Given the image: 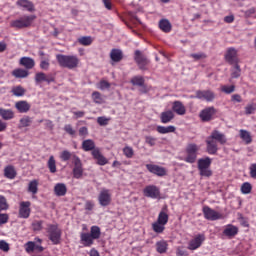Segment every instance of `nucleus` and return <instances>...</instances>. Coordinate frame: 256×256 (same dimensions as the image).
<instances>
[{
	"instance_id": "19",
	"label": "nucleus",
	"mask_w": 256,
	"mask_h": 256,
	"mask_svg": "<svg viewBox=\"0 0 256 256\" xmlns=\"http://www.w3.org/2000/svg\"><path fill=\"white\" fill-rule=\"evenodd\" d=\"M146 169L153 173V175H157V177H165L167 175V169L165 167H161L155 164H147Z\"/></svg>"
},
{
	"instance_id": "64",
	"label": "nucleus",
	"mask_w": 256,
	"mask_h": 256,
	"mask_svg": "<svg viewBox=\"0 0 256 256\" xmlns=\"http://www.w3.org/2000/svg\"><path fill=\"white\" fill-rule=\"evenodd\" d=\"M0 249H1V251H5V252L9 251V244L5 241H1Z\"/></svg>"
},
{
	"instance_id": "30",
	"label": "nucleus",
	"mask_w": 256,
	"mask_h": 256,
	"mask_svg": "<svg viewBox=\"0 0 256 256\" xmlns=\"http://www.w3.org/2000/svg\"><path fill=\"white\" fill-rule=\"evenodd\" d=\"M173 119H175V114L171 110L164 111L160 114L161 123H164V124L171 123Z\"/></svg>"
},
{
	"instance_id": "31",
	"label": "nucleus",
	"mask_w": 256,
	"mask_h": 256,
	"mask_svg": "<svg viewBox=\"0 0 256 256\" xmlns=\"http://www.w3.org/2000/svg\"><path fill=\"white\" fill-rule=\"evenodd\" d=\"M156 222L162 225H167V223H169V214H167V207L162 208V210L158 214Z\"/></svg>"
},
{
	"instance_id": "22",
	"label": "nucleus",
	"mask_w": 256,
	"mask_h": 256,
	"mask_svg": "<svg viewBox=\"0 0 256 256\" xmlns=\"http://www.w3.org/2000/svg\"><path fill=\"white\" fill-rule=\"evenodd\" d=\"M206 151L209 155H217V152L219 151L217 141H214L212 138L208 137L206 140Z\"/></svg>"
},
{
	"instance_id": "8",
	"label": "nucleus",
	"mask_w": 256,
	"mask_h": 256,
	"mask_svg": "<svg viewBox=\"0 0 256 256\" xmlns=\"http://www.w3.org/2000/svg\"><path fill=\"white\" fill-rule=\"evenodd\" d=\"M134 61L138 65V67L141 71L149 70L147 65H149V63H151V62L149 61V59H147V56H145V54H143V52H141L140 50H135Z\"/></svg>"
},
{
	"instance_id": "56",
	"label": "nucleus",
	"mask_w": 256,
	"mask_h": 256,
	"mask_svg": "<svg viewBox=\"0 0 256 256\" xmlns=\"http://www.w3.org/2000/svg\"><path fill=\"white\" fill-rule=\"evenodd\" d=\"M71 157H72V154L68 150H64L60 154L61 161H69V159H71Z\"/></svg>"
},
{
	"instance_id": "60",
	"label": "nucleus",
	"mask_w": 256,
	"mask_h": 256,
	"mask_svg": "<svg viewBox=\"0 0 256 256\" xmlns=\"http://www.w3.org/2000/svg\"><path fill=\"white\" fill-rule=\"evenodd\" d=\"M190 57L192 59H194L195 61H199L201 59H206L207 55H205V53L200 52V53H196V54H190Z\"/></svg>"
},
{
	"instance_id": "34",
	"label": "nucleus",
	"mask_w": 256,
	"mask_h": 256,
	"mask_svg": "<svg viewBox=\"0 0 256 256\" xmlns=\"http://www.w3.org/2000/svg\"><path fill=\"white\" fill-rule=\"evenodd\" d=\"M4 177L6 179H15L17 177V171L15 170V167L12 165H8L4 168Z\"/></svg>"
},
{
	"instance_id": "29",
	"label": "nucleus",
	"mask_w": 256,
	"mask_h": 256,
	"mask_svg": "<svg viewBox=\"0 0 256 256\" xmlns=\"http://www.w3.org/2000/svg\"><path fill=\"white\" fill-rule=\"evenodd\" d=\"M110 59L114 63H119V62L123 61V51H121L120 49H116V48L112 49L110 52Z\"/></svg>"
},
{
	"instance_id": "12",
	"label": "nucleus",
	"mask_w": 256,
	"mask_h": 256,
	"mask_svg": "<svg viewBox=\"0 0 256 256\" xmlns=\"http://www.w3.org/2000/svg\"><path fill=\"white\" fill-rule=\"evenodd\" d=\"M203 243H205V234H197L189 241L187 249L189 251H197Z\"/></svg>"
},
{
	"instance_id": "44",
	"label": "nucleus",
	"mask_w": 256,
	"mask_h": 256,
	"mask_svg": "<svg viewBox=\"0 0 256 256\" xmlns=\"http://www.w3.org/2000/svg\"><path fill=\"white\" fill-rule=\"evenodd\" d=\"M122 151L123 155H125L127 159H133V156L135 155V150H133V147L125 146Z\"/></svg>"
},
{
	"instance_id": "43",
	"label": "nucleus",
	"mask_w": 256,
	"mask_h": 256,
	"mask_svg": "<svg viewBox=\"0 0 256 256\" xmlns=\"http://www.w3.org/2000/svg\"><path fill=\"white\" fill-rule=\"evenodd\" d=\"M47 165H48V169H49L50 173H57V164L55 162L54 156L49 157Z\"/></svg>"
},
{
	"instance_id": "49",
	"label": "nucleus",
	"mask_w": 256,
	"mask_h": 256,
	"mask_svg": "<svg viewBox=\"0 0 256 256\" xmlns=\"http://www.w3.org/2000/svg\"><path fill=\"white\" fill-rule=\"evenodd\" d=\"M232 79H239L241 77V67L239 64H234V70L231 73Z\"/></svg>"
},
{
	"instance_id": "37",
	"label": "nucleus",
	"mask_w": 256,
	"mask_h": 256,
	"mask_svg": "<svg viewBox=\"0 0 256 256\" xmlns=\"http://www.w3.org/2000/svg\"><path fill=\"white\" fill-rule=\"evenodd\" d=\"M12 75L16 77V79H26V77H29V71L18 68L12 71Z\"/></svg>"
},
{
	"instance_id": "42",
	"label": "nucleus",
	"mask_w": 256,
	"mask_h": 256,
	"mask_svg": "<svg viewBox=\"0 0 256 256\" xmlns=\"http://www.w3.org/2000/svg\"><path fill=\"white\" fill-rule=\"evenodd\" d=\"M78 43L84 47H89L93 43V38L91 36H82L78 38Z\"/></svg>"
},
{
	"instance_id": "62",
	"label": "nucleus",
	"mask_w": 256,
	"mask_h": 256,
	"mask_svg": "<svg viewBox=\"0 0 256 256\" xmlns=\"http://www.w3.org/2000/svg\"><path fill=\"white\" fill-rule=\"evenodd\" d=\"M176 255L177 256H189V252H187V250H185L183 247H178L176 249Z\"/></svg>"
},
{
	"instance_id": "50",
	"label": "nucleus",
	"mask_w": 256,
	"mask_h": 256,
	"mask_svg": "<svg viewBox=\"0 0 256 256\" xmlns=\"http://www.w3.org/2000/svg\"><path fill=\"white\" fill-rule=\"evenodd\" d=\"M92 99H93L94 103H96L97 105L103 104V97L97 91L92 93Z\"/></svg>"
},
{
	"instance_id": "25",
	"label": "nucleus",
	"mask_w": 256,
	"mask_h": 256,
	"mask_svg": "<svg viewBox=\"0 0 256 256\" xmlns=\"http://www.w3.org/2000/svg\"><path fill=\"white\" fill-rule=\"evenodd\" d=\"M172 111L176 113V115H185L187 113V108L183 105L181 101H174L172 104Z\"/></svg>"
},
{
	"instance_id": "58",
	"label": "nucleus",
	"mask_w": 256,
	"mask_h": 256,
	"mask_svg": "<svg viewBox=\"0 0 256 256\" xmlns=\"http://www.w3.org/2000/svg\"><path fill=\"white\" fill-rule=\"evenodd\" d=\"M31 125V118L26 116L20 119V127H29Z\"/></svg>"
},
{
	"instance_id": "47",
	"label": "nucleus",
	"mask_w": 256,
	"mask_h": 256,
	"mask_svg": "<svg viewBox=\"0 0 256 256\" xmlns=\"http://www.w3.org/2000/svg\"><path fill=\"white\" fill-rule=\"evenodd\" d=\"M221 91L226 95H231V93H235V85H222Z\"/></svg>"
},
{
	"instance_id": "2",
	"label": "nucleus",
	"mask_w": 256,
	"mask_h": 256,
	"mask_svg": "<svg viewBox=\"0 0 256 256\" xmlns=\"http://www.w3.org/2000/svg\"><path fill=\"white\" fill-rule=\"evenodd\" d=\"M97 239H101V228L99 226H92L90 233L82 232L80 234V241L84 247H91Z\"/></svg>"
},
{
	"instance_id": "13",
	"label": "nucleus",
	"mask_w": 256,
	"mask_h": 256,
	"mask_svg": "<svg viewBox=\"0 0 256 256\" xmlns=\"http://www.w3.org/2000/svg\"><path fill=\"white\" fill-rule=\"evenodd\" d=\"M73 177L74 179H81L83 177V163L81 162V158L77 155H73Z\"/></svg>"
},
{
	"instance_id": "5",
	"label": "nucleus",
	"mask_w": 256,
	"mask_h": 256,
	"mask_svg": "<svg viewBox=\"0 0 256 256\" xmlns=\"http://www.w3.org/2000/svg\"><path fill=\"white\" fill-rule=\"evenodd\" d=\"M211 163H213V159H211L209 156L200 158L198 160V171L201 177H211L213 175V170H211Z\"/></svg>"
},
{
	"instance_id": "55",
	"label": "nucleus",
	"mask_w": 256,
	"mask_h": 256,
	"mask_svg": "<svg viewBox=\"0 0 256 256\" xmlns=\"http://www.w3.org/2000/svg\"><path fill=\"white\" fill-rule=\"evenodd\" d=\"M111 87V83L107 82L106 80H101L98 83V89L101 91H105V89H109Z\"/></svg>"
},
{
	"instance_id": "40",
	"label": "nucleus",
	"mask_w": 256,
	"mask_h": 256,
	"mask_svg": "<svg viewBox=\"0 0 256 256\" xmlns=\"http://www.w3.org/2000/svg\"><path fill=\"white\" fill-rule=\"evenodd\" d=\"M27 93V90L23 86H15L12 88V94L15 97H23Z\"/></svg>"
},
{
	"instance_id": "4",
	"label": "nucleus",
	"mask_w": 256,
	"mask_h": 256,
	"mask_svg": "<svg viewBox=\"0 0 256 256\" xmlns=\"http://www.w3.org/2000/svg\"><path fill=\"white\" fill-rule=\"evenodd\" d=\"M46 232L48 234V239L53 245H59V243H61L63 231L59 228V224H47Z\"/></svg>"
},
{
	"instance_id": "7",
	"label": "nucleus",
	"mask_w": 256,
	"mask_h": 256,
	"mask_svg": "<svg viewBox=\"0 0 256 256\" xmlns=\"http://www.w3.org/2000/svg\"><path fill=\"white\" fill-rule=\"evenodd\" d=\"M197 153H199V146L195 143H190L186 146V163H195L197 161Z\"/></svg>"
},
{
	"instance_id": "39",
	"label": "nucleus",
	"mask_w": 256,
	"mask_h": 256,
	"mask_svg": "<svg viewBox=\"0 0 256 256\" xmlns=\"http://www.w3.org/2000/svg\"><path fill=\"white\" fill-rule=\"evenodd\" d=\"M39 191V181L37 180H32L28 184V192L32 193V195H37Z\"/></svg>"
},
{
	"instance_id": "32",
	"label": "nucleus",
	"mask_w": 256,
	"mask_h": 256,
	"mask_svg": "<svg viewBox=\"0 0 256 256\" xmlns=\"http://www.w3.org/2000/svg\"><path fill=\"white\" fill-rule=\"evenodd\" d=\"M0 117H2L4 121H11V119L15 117V112L11 109L0 108Z\"/></svg>"
},
{
	"instance_id": "24",
	"label": "nucleus",
	"mask_w": 256,
	"mask_h": 256,
	"mask_svg": "<svg viewBox=\"0 0 256 256\" xmlns=\"http://www.w3.org/2000/svg\"><path fill=\"white\" fill-rule=\"evenodd\" d=\"M26 253H33V251H38V253H43L44 248L41 245L35 244L33 241H29L25 244Z\"/></svg>"
},
{
	"instance_id": "35",
	"label": "nucleus",
	"mask_w": 256,
	"mask_h": 256,
	"mask_svg": "<svg viewBox=\"0 0 256 256\" xmlns=\"http://www.w3.org/2000/svg\"><path fill=\"white\" fill-rule=\"evenodd\" d=\"M157 133H160V135H167V133H175L177 131V128L175 126H157L156 127Z\"/></svg>"
},
{
	"instance_id": "33",
	"label": "nucleus",
	"mask_w": 256,
	"mask_h": 256,
	"mask_svg": "<svg viewBox=\"0 0 256 256\" xmlns=\"http://www.w3.org/2000/svg\"><path fill=\"white\" fill-rule=\"evenodd\" d=\"M167 249H169V244L166 240L156 242V251L157 253H160V255L167 253Z\"/></svg>"
},
{
	"instance_id": "17",
	"label": "nucleus",
	"mask_w": 256,
	"mask_h": 256,
	"mask_svg": "<svg viewBox=\"0 0 256 256\" xmlns=\"http://www.w3.org/2000/svg\"><path fill=\"white\" fill-rule=\"evenodd\" d=\"M196 99H201V101L211 103V101L215 100V92L211 90H198L196 91Z\"/></svg>"
},
{
	"instance_id": "15",
	"label": "nucleus",
	"mask_w": 256,
	"mask_h": 256,
	"mask_svg": "<svg viewBox=\"0 0 256 256\" xmlns=\"http://www.w3.org/2000/svg\"><path fill=\"white\" fill-rule=\"evenodd\" d=\"M19 217L20 219H29V217H31V202L29 201L20 202Z\"/></svg>"
},
{
	"instance_id": "3",
	"label": "nucleus",
	"mask_w": 256,
	"mask_h": 256,
	"mask_svg": "<svg viewBox=\"0 0 256 256\" xmlns=\"http://www.w3.org/2000/svg\"><path fill=\"white\" fill-rule=\"evenodd\" d=\"M56 60L60 67L64 69H77L79 67V57L75 55L57 54Z\"/></svg>"
},
{
	"instance_id": "18",
	"label": "nucleus",
	"mask_w": 256,
	"mask_h": 256,
	"mask_svg": "<svg viewBox=\"0 0 256 256\" xmlns=\"http://www.w3.org/2000/svg\"><path fill=\"white\" fill-rule=\"evenodd\" d=\"M225 61H227L229 65H237V63H239V57H237V50L235 48L230 47L227 49Z\"/></svg>"
},
{
	"instance_id": "14",
	"label": "nucleus",
	"mask_w": 256,
	"mask_h": 256,
	"mask_svg": "<svg viewBox=\"0 0 256 256\" xmlns=\"http://www.w3.org/2000/svg\"><path fill=\"white\" fill-rule=\"evenodd\" d=\"M34 81L36 85H39L40 83H47L50 85V83H55V76L52 74H45L44 72H37L34 77Z\"/></svg>"
},
{
	"instance_id": "16",
	"label": "nucleus",
	"mask_w": 256,
	"mask_h": 256,
	"mask_svg": "<svg viewBox=\"0 0 256 256\" xmlns=\"http://www.w3.org/2000/svg\"><path fill=\"white\" fill-rule=\"evenodd\" d=\"M143 193L145 197H149L150 199H159L161 195V191L155 185H148L144 188Z\"/></svg>"
},
{
	"instance_id": "23",
	"label": "nucleus",
	"mask_w": 256,
	"mask_h": 256,
	"mask_svg": "<svg viewBox=\"0 0 256 256\" xmlns=\"http://www.w3.org/2000/svg\"><path fill=\"white\" fill-rule=\"evenodd\" d=\"M15 107L19 113H29L31 110V104L26 100H20L15 103Z\"/></svg>"
},
{
	"instance_id": "63",
	"label": "nucleus",
	"mask_w": 256,
	"mask_h": 256,
	"mask_svg": "<svg viewBox=\"0 0 256 256\" xmlns=\"http://www.w3.org/2000/svg\"><path fill=\"white\" fill-rule=\"evenodd\" d=\"M250 177L256 179V163L250 165Z\"/></svg>"
},
{
	"instance_id": "27",
	"label": "nucleus",
	"mask_w": 256,
	"mask_h": 256,
	"mask_svg": "<svg viewBox=\"0 0 256 256\" xmlns=\"http://www.w3.org/2000/svg\"><path fill=\"white\" fill-rule=\"evenodd\" d=\"M54 193L56 197H65L67 195V185L65 183H57L54 186Z\"/></svg>"
},
{
	"instance_id": "46",
	"label": "nucleus",
	"mask_w": 256,
	"mask_h": 256,
	"mask_svg": "<svg viewBox=\"0 0 256 256\" xmlns=\"http://www.w3.org/2000/svg\"><path fill=\"white\" fill-rule=\"evenodd\" d=\"M152 229L154 233L161 234L163 231H165V224H160L159 222H154L152 224Z\"/></svg>"
},
{
	"instance_id": "10",
	"label": "nucleus",
	"mask_w": 256,
	"mask_h": 256,
	"mask_svg": "<svg viewBox=\"0 0 256 256\" xmlns=\"http://www.w3.org/2000/svg\"><path fill=\"white\" fill-rule=\"evenodd\" d=\"M113 201L111 196V190L103 188L98 195V203L101 207H109Z\"/></svg>"
},
{
	"instance_id": "52",
	"label": "nucleus",
	"mask_w": 256,
	"mask_h": 256,
	"mask_svg": "<svg viewBox=\"0 0 256 256\" xmlns=\"http://www.w3.org/2000/svg\"><path fill=\"white\" fill-rule=\"evenodd\" d=\"M9 209V204L7 203V198L0 195V211H7Z\"/></svg>"
},
{
	"instance_id": "11",
	"label": "nucleus",
	"mask_w": 256,
	"mask_h": 256,
	"mask_svg": "<svg viewBox=\"0 0 256 256\" xmlns=\"http://www.w3.org/2000/svg\"><path fill=\"white\" fill-rule=\"evenodd\" d=\"M202 213L207 221H219V219H223V214L215 211L209 206H204L202 209Z\"/></svg>"
},
{
	"instance_id": "28",
	"label": "nucleus",
	"mask_w": 256,
	"mask_h": 256,
	"mask_svg": "<svg viewBox=\"0 0 256 256\" xmlns=\"http://www.w3.org/2000/svg\"><path fill=\"white\" fill-rule=\"evenodd\" d=\"M17 5L19 7H22L23 9H26L29 13H34L35 11V4L31 2L30 0H18Z\"/></svg>"
},
{
	"instance_id": "6",
	"label": "nucleus",
	"mask_w": 256,
	"mask_h": 256,
	"mask_svg": "<svg viewBox=\"0 0 256 256\" xmlns=\"http://www.w3.org/2000/svg\"><path fill=\"white\" fill-rule=\"evenodd\" d=\"M37 19L35 15H24L17 20H13L10 22V27L14 29H27V27H31L33 25V21Z\"/></svg>"
},
{
	"instance_id": "36",
	"label": "nucleus",
	"mask_w": 256,
	"mask_h": 256,
	"mask_svg": "<svg viewBox=\"0 0 256 256\" xmlns=\"http://www.w3.org/2000/svg\"><path fill=\"white\" fill-rule=\"evenodd\" d=\"M20 65H22V67H25V69H33V67H35V60L29 57H22L20 59Z\"/></svg>"
},
{
	"instance_id": "54",
	"label": "nucleus",
	"mask_w": 256,
	"mask_h": 256,
	"mask_svg": "<svg viewBox=\"0 0 256 256\" xmlns=\"http://www.w3.org/2000/svg\"><path fill=\"white\" fill-rule=\"evenodd\" d=\"M109 121H111V119L107 118L105 116H100V117L97 118V123L101 127H105L106 125H109Z\"/></svg>"
},
{
	"instance_id": "38",
	"label": "nucleus",
	"mask_w": 256,
	"mask_h": 256,
	"mask_svg": "<svg viewBox=\"0 0 256 256\" xmlns=\"http://www.w3.org/2000/svg\"><path fill=\"white\" fill-rule=\"evenodd\" d=\"M130 83L136 87H145V78L143 76H134Z\"/></svg>"
},
{
	"instance_id": "26",
	"label": "nucleus",
	"mask_w": 256,
	"mask_h": 256,
	"mask_svg": "<svg viewBox=\"0 0 256 256\" xmlns=\"http://www.w3.org/2000/svg\"><path fill=\"white\" fill-rule=\"evenodd\" d=\"M158 27L163 33H171L173 29V25H171V22L168 19H161L158 22Z\"/></svg>"
},
{
	"instance_id": "9",
	"label": "nucleus",
	"mask_w": 256,
	"mask_h": 256,
	"mask_svg": "<svg viewBox=\"0 0 256 256\" xmlns=\"http://www.w3.org/2000/svg\"><path fill=\"white\" fill-rule=\"evenodd\" d=\"M215 115H217V109L210 106L200 111L199 118L203 123H209V121H213V119H215Z\"/></svg>"
},
{
	"instance_id": "48",
	"label": "nucleus",
	"mask_w": 256,
	"mask_h": 256,
	"mask_svg": "<svg viewBox=\"0 0 256 256\" xmlns=\"http://www.w3.org/2000/svg\"><path fill=\"white\" fill-rule=\"evenodd\" d=\"M43 220H34L32 222L33 231H43Z\"/></svg>"
},
{
	"instance_id": "20",
	"label": "nucleus",
	"mask_w": 256,
	"mask_h": 256,
	"mask_svg": "<svg viewBox=\"0 0 256 256\" xmlns=\"http://www.w3.org/2000/svg\"><path fill=\"white\" fill-rule=\"evenodd\" d=\"M209 138L220 145H225V143H227V136L219 130H213Z\"/></svg>"
},
{
	"instance_id": "45",
	"label": "nucleus",
	"mask_w": 256,
	"mask_h": 256,
	"mask_svg": "<svg viewBox=\"0 0 256 256\" xmlns=\"http://www.w3.org/2000/svg\"><path fill=\"white\" fill-rule=\"evenodd\" d=\"M251 191H253V186H251V183L244 182L241 186V193H243V195H249Z\"/></svg>"
},
{
	"instance_id": "57",
	"label": "nucleus",
	"mask_w": 256,
	"mask_h": 256,
	"mask_svg": "<svg viewBox=\"0 0 256 256\" xmlns=\"http://www.w3.org/2000/svg\"><path fill=\"white\" fill-rule=\"evenodd\" d=\"M256 111V106L255 104H248L246 107H245V114L246 115H253V113H255Z\"/></svg>"
},
{
	"instance_id": "53",
	"label": "nucleus",
	"mask_w": 256,
	"mask_h": 256,
	"mask_svg": "<svg viewBox=\"0 0 256 256\" xmlns=\"http://www.w3.org/2000/svg\"><path fill=\"white\" fill-rule=\"evenodd\" d=\"M64 131H65V133H67L71 137H75V135L77 133V131H75V129H73V126L71 124H66L64 126Z\"/></svg>"
},
{
	"instance_id": "41",
	"label": "nucleus",
	"mask_w": 256,
	"mask_h": 256,
	"mask_svg": "<svg viewBox=\"0 0 256 256\" xmlns=\"http://www.w3.org/2000/svg\"><path fill=\"white\" fill-rule=\"evenodd\" d=\"M240 138L245 142L246 145H249L253 139L251 138V134L247 130H240Z\"/></svg>"
},
{
	"instance_id": "51",
	"label": "nucleus",
	"mask_w": 256,
	"mask_h": 256,
	"mask_svg": "<svg viewBox=\"0 0 256 256\" xmlns=\"http://www.w3.org/2000/svg\"><path fill=\"white\" fill-rule=\"evenodd\" d=\"M145 143L149 145V147H155L157 145V138L153 136H145Z\"/></svg>"
},
{
	"instance_id": "59",
	"label": "nucleus",
	"mask_w": 256,
	"mask_h": 256,
	"mask_svg": "<svg viewBox=\"0 0 256 256\" xmlns=\"http://www.w3.org/2000/svg\"><path fill=\"white\" fill-rule=\"evenodd\" d=\"M78 134L80 137H82V139H85V137H87V135H89V129L86 126H83V127L79 128Z\"/></svg>"
},
{
	"instance_id": "21",
	"label": "nucleus",
	"mask_w": 256,
	"mask_h": 256,
	"mask_svg": "<svg viewBox=\"0 0 256 256\" xmlns=\"http://www.w3.org/2000/svg\"><path fill=\"white\" fill-rule=\"evenodd\" d=\"M239 233V228L233 224H228L224 227L222 235L228 237V239H233L235 235Z\"/></svg>"
},
{
	"instance_id": "61",
	"label": "nucleus",
	"mask_w": 256,
	"mask_h": 256,
	"mask_svg": "<svg viewBox=\"0 0 256 256\" xmlns=\"http://www.w3.org/2000/svg\"><path fill=\"white\" fill-rule=\"evenodd\" d=\"M6 223H9V214L0 213V227Z\"/></svg>"
},
{
	"instance_id": "1",
	"label": "nucleus",
	"mask_w": 256,
	"mask_h": 256,
	"mask_svg": "<svg viewBox=\"0 0 256 256\" xmlns=\"http://www.w3.org/2000/svg\"><path fill=\"white\" fill-rule=\"evenodd\" d=\"M83 151L89 152L91 151V155L95 161H97V165L104 166L109 163V160L101 153L99 148H95V141L91 139H86L82 142Z\"/></svg>"
}]
</instances>
